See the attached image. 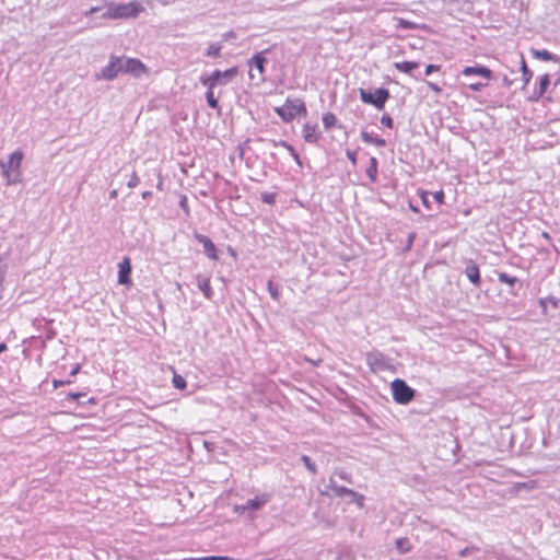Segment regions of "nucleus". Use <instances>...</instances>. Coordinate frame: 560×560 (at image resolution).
<instances>
[{
	"mask_svg": "<svg viewBox=\"0 0 560 560\" xmlns=\"http://www.w3.org/2000/svg\"><path fill=\"white\" fill-rule=\"evenodd\" d=\"M23 159V152L21 150H15L9 155L7 162H0V168L7 186L22 183L21 166Z\"/></svg>",
	"mask_w": 560,
	"mask_h": 560,
	"instance_id": "nucleus-1",
	"label": "nucleus"
},
{
	"mask_svg": "<svg viewBox=\"0 0 560 560\" xmlns=\"http://www.w3.org/2000/svg\"><path fill=\"white\" fill-rule=\"evenodd\" d=\"M141 11L142 7L137 1L120 4L110 3L103 16L105 19L137 18Z\"/></svg>",
	"mask_w": 560,
	"mask_h": 560,
	"instance_id": "nucleus-2",
	"label": "nucleus"
},
{
	"mask_svg": "<svg viewBox=\"0 0 560 560\" xmlns=\"http://www.w3.org/2000/svg\"><path fill=\"white\" fill-rule=\"evenodd\" d=\"M237 67H232L224 71L217 69L210 75L201 77L200 83L208 90H214L217 86L226 85L237 75Z\"/></svg>",
	"mask_w": 560,
	"mask_h": 560,
	"instance_id": "nucleus-3",
	"label": "nucleus"
},
{
	"mask_svg": "<svg viewBox=\"0 0 560 560\" xmlns=\"http://www.w3.org/2000/svg\"><path fill=\"white\" fill-rule=\"evenodd\" d=\"M276 113L282 118L283 121L290 122L299 115H306L305 103L301 98H288L281 107L276 108Z\"/></svg>",
	"mask_w": 560,
	"mask_h": 560,
	"instance_id": "nucleus-4",
	"label": "nucleus"
},
{
	"mask_svg": "<svg viewBox=\"0 0 560 560\" xmlns=\"http://www.w3.org/2000/svg\"><path fill=\"white\" fill-rule=\"evenodd\" d=\"M390 388L394 400L400 405L411 402L416 396V390L401 378H395L390 384Z\"/></svg>",
	"mask_w": 560,
	"mask_h": 560,
	"instance_id": "nucleus-5",
	"label": "nucleus"
},
{
	"mask_svg": "<svg viewBox=\"0 0 560 560\" xmlns=\"http://www.w3.org/2000/svg\"><path fill=\"white\" fill-rule=\"evenodd\" d=\"M360 100L365 103L373 105L377 109H383L385 103L390 97L389 91L384 88H378L374 92L368 91L365 89H360Z\"/></svg>",
	"mask_w": 560,
	"mask_h": 560,
	"instance_id": "nucleus-6",
	"label": "nucleus"
},
{
	"mask_svg": "<svg viewBox=\"0 0 560 560\" xmlns=\"http://www.w3.org/2000/svg\"><path fill=\"white\" fill-rule=\"evenodd\" d=\"M121 73H128L135 78H140L147 71V67L136 58L119 57Z\"/></svg>",
	"mask_w": 560,
	"mask_h": 560,
	"instance_id": "nucleus-7",
	"label": "nucleus"
},
{
	"mask_svg": "<svg viewBox=\"0 0 560 560\" xmlns=\"http://www.w3.org/2000/svg\"><path fill=\"white\" fill-rule=\"evenodd\" d=\"M270 499L271 495L269 493H260L253 499H248L244 504L236 506V511L241 514L259 511L270 501Z\"/></svg>",
	"mask_w": 560,
	"mask_h": 560,
	"instance_id": "nucleus-8",
	"label": "nucleus"
},
{
	"mask_svg": "<svg viewBox=\"0 0 560 560\" xmlns=\"http://www.w3.org/2000/svg\"><path fill=\"white\" fill-rule=\"evenodd\" d=\"M120 71V62L119 57L112 55L109 58V62L106 67H104L100 73H97L95 77L97 80H114Z\"/></svg>",
	"mask_w": 560,
	"mask_h": 560,
	"instance_id": "nucleus-9",
	"label": "nucleus"
},
{
	"mask_svg": "<svg viewBox=\"0 0 560 560\" xmlns=\"http://www.w3.org/2000/svg\"><path fill=\"white\" fill-rule=\"evenodd\" d=\"M328 488L331 490V492L335 497H338V498L351 497L353 499V501H358V502L363 500V495L359 494L358 492H355L349 488H346L343 486H338L337 482L335 481L334 477H330Z\"/></svg>",
	"mask_w": 560,
	"mask_h": 560,
	"instance_id": "nucleus-10",
	"label": "nucleus"
},
{
	"mask_svg": "<svg viewBox=\"0 0 560 560\" xmlns=\"http://www.w3.org/2000/svg\"><path fill=\"white\" fill-rule=\"evenodd\" d=\"M195 238L202 245L203 253L208 258L218 260V250L210 237L200 233H195Z\"/></svg>",
	"mask_w": 560,
	"mask_h": 560,
	"instance_id": "nucleus-11",
	"label": "nucleus"
},
{
	"mask_svg": "<svg viewBox=\"0 0 560 560\" xmlns=\"http://www.w3.org/2000/svg\"><path fill=\"white\" fill-rule=\"evenodd\" d=\"M267 63V59L262 56V52L255 54L248 61V65L250 67V70L256 69L260 74V81H265L264 72H265V65ZM249 78L254 79L255 74L253 71H249Z\"/></svg>",
	"mask_w": 560,
	"mask_h": 560,
	"instance_id": "nucleus-12",
	"label": "nucleus"
},
{
	"mask_svg": "<svg viewBox=\"0 0 560 560\" xmlns=\"http://www.w3.org/2000/svg\"><path fill=\"white\" fill-rule=\"evenodd\" d=\"M464 273L468 278V280L476 287L479 288L481 284V277L478 265L472 260L468 259L466 261V267L464 269Z\"/></svg>",
	"mask_w": 560,
	"mask_h": 560,
	"instance_id": "nucleus-13",
	"label": "nucleus"
},
{
	"mask_svg": "<svg viewBox=\"0 0 560 560\" xmlns=\"http://www.w3.org/2000/svg\"><path fill=\"white\" fill-rule=\"evenodd\" d=\"M460 74L464 77L479 75L485 78L486 80L492 79V71L489 68L481 65L465 67L462 70Z\"/></svg>",
	"mask_w": 560,
	"mask_h": 560,
	"instance_id": "nucleus-14",
	"label": "nucleus"
},
{
	"mask_svg": "<svg viewBox=\"0 0 560 560\" xmlns=\"http://www.w3.org/2000/svg\"><path fill=\"white\" fill-rule=\"evenodd\" d=\"M384 359V354L376 350L366 354V362L373 371L383 370L385 368Z\"/></svg>",
	"mask_w": 560,
	"mask_h": 560,
	"instance_id": "nucleus-15",
	"label": "nucleus"
},
{
	"mask_svg": "<svg viewBox=\"0 0 560 560\" xmlns=\"http://www.w3.org/2000/svg\"><path fill=\"white\" fill-rule=\"evenodd\" d=\"M303 138L308 143H315L319 139L317 133V125L305 124L303 126Z\"/></svg>",
	"mask_w": 560,
	"mask_h": 560,
	"instance_id": "nucleus-16",
	"label": "nucleus"
},
{
	"mask_svg": "<svg viewBox=\"0 0 560 560\" xmlns=\"http://www.w3.org/2000/svg\"><path fill=\"white\" fill-rule=\"evenodd\" d=\"M130 272L131 267L128 258H125L124 261L119 265V271H118V282L120 284H126L130 281Z\"/></svg>",
	"mask_w": 560,
	"mask_h": 560,
	"instance_id": "nucleus-17",
	"label": "nucleus"
},
{
	"mask_svg": "<svg viewBox=\"0 0 560 560\" xmlns=\"http://www.w3.org/2000/svg\"><path fill=\"white\" fill-rule=\"evenodd\" d=\"M549 84H550L549 74L546 73V74L539 77V88L534 91L533 95L530 96V100L538 101L545 94Z\"/></svg>",
	"mask_w": 560,
	"mask_h": 560,
	"instance_id": "nucleus-18",
	"label": "nucleus"
},
{
	"mask_svg": "<svg viewBox=\"0 0 560 560\" xmlns=\"http://www.w3.org/2000/svg\"><path fill=\"white\" fill-rule=\"evenodd\" d=\"M197 285L199 290L203 293L205 298L211 300L213 296V291L210 285L209 278H203L202 276H197Z\"/></svg>",
	"mask_w": 560,
	"mask_h": 560,
	"instance_id": "nucleus-19",
	"label": "nucleus"
},
{
	"mask_svg": "<svg viewBox=\"0 0 560 560\" xmlns=\"http://www.w3.org/2000/svg\"><path fill=\"white\" fill-rule=\"evenodd\" d=\"M530 52H532L534 58L539 59V60L555 61V62L559 61V57L557 55H553V54H551L550 51H548L546 49H534V48H532Z\"/></svg>",
	"mask_w": 560,
	"mask_h": 560,
	"instance_id": "nucleus-20",
	"label": "nucleus"
},
{
	"mask_svg": "<svg viewBox=\"0 0 560 560\" xmlns=\"http://www.w3.org/2000/svg\"><path fill=\"white\" fill-rule=\"evenodd\" d=\"M430 198H434V201H436L438 203L441 205L444 202V192L442 190L435 191L433 194L422 192L421 200H422V203L427 208H430V205H431Z\"/></svg>",
	"mask_w": 560,
	"mask_h": 560,
	"instance_id": "nucleus-21",
	"label": "nucleus"
},
{
	"mask_svg": "<svg viewBox=\"0 0 560 560\" xmlns=\"http://www.w3.org/2000/svg\"><path fill=\"white\" fill-rule=\"evenodd\" d=\"M395 68L404 73L412 75V71L419 67L416 61H400L394 63Z\"/></svg>",
	"mask_w": 560,
	"mask_h": 560,
	"instance_id": "nucleus-22",
	"label": "nucleus"
},
{
	"mask_svg": "<svg viewBox=\"0 0 560 560\" xmlns=\"http://www.w3.org/2000/svg\"><path fill=\"white\" fill-rule=\"evenodd\" d=\"M377 166L378 162L376 158L372 156L370 158V165L366 168V176L372 183H375L377 180Z\"/></svg>",
	"mask_w": 560,
	"mask_h": 560,
	"instance_id": "nucleus-23",
	"label": "nucleus"
},
{
	"mask_svg": "<svg viewBox=\"0 0 560 560\" xmlns=\"http://www.w3.org/2000/svg\"><path fill=\"white\" fill-rule=\"evenodd\" d=\"M361 139L365 143L375 144L376 147H384L386 144V141L384 139H382V138H374L368 131H362L361 132Z\"/></svg>",
	"mask_w": 560,
	"mask_h": 560,
	"instance_id": "nucleus-24",
	"label": "nucleus"
},
{
	"mask_svg": "<svg viewBox=\"0 0 560 560\" xmlns=\"http://www.w3.org/2000/svg\"><path fill=\"white\" fill-rule=\"evenodd\" d=\"M396 548L400 553H407L411 550L412 545L408 538H398L396 540Z\"/></svg>",
	"mask_w": 560,
	"mask_h": 560,
	"instance_id": "nucleus-25",
	"label": "nucleus"
},
{
	"mask_svg": "<svg viewBox=\"0 0 560 560\" xmlns=\"http://www.w3.org/2000/svg\"><path fill=\"white\" fill-rule=\"evenodd\" d=\"M207 104L212 109H220L218 97L214 95V90H208L206 92Z\"/></svg>",
	"mask_w": 560,
	"mask_h": 560,
	"instance_id": "nucleus-26",
	"label": "nucleus"
},
{
	"mask_svg": "<svg viewBox=\"0 0 560 560\" xmlns=\"http://www.w3.org/2000/svg\"><path fill=\"white\" fill-rule=\"evenodd\" d=\"M521 59H522L521 60V70H522V75H523V81H524V86H525L529 83V81L533 77V72L527 68L526 61L523 56Z\"/></svg>",
	"mask_w": 560,
	"mask_h": 560,
	"instance_id": "nucleus-27",
	"label": "nucleus"
},
{
	"mask_svg": "<svg viewBox=\"0 0 560 560\" xmlns=\"http://www.w3.org/2000/svg\"><path fill=\"white\" fill-rule=\"evenodd\" d=\"M337 122L336 116L328 112L323 115V124L326 130L331 129Z\"/></svg>",
	"mask_w": 560,
	"mask_h": 560,
	"instance_id": "nucleus-28",
	"label": "nucleus"
},
{
	"mask_svg": "<svg viewBox=\"0 0 560 560\" xmlns=\"http://www.w3.org/2000/svg\"><path fill=\"white\" fill-rule=\"evenodd\" d=\"M498 280L501 282V283H505V284H509L511 287H513L515 283H518V279L515 278V277H512L505 272H500L498 275Z\"/></svg>",
	"mask_w": 560,
	"mask_h": 560,
	"instance_id": "nucleus-29",
	"label": "nucleus"
},
{
	"mask_svg": "<svg viewBox=\"0 0 560 560\" xmlns=\"http://www.w3.org/2000/svg\"><path fill=\"white\" fill-rule=\"evenodd\" d=\"M221 44H211L206 51V56L211 58H218L221 55Z\"/></svg>",
	"mask_w": 560,
	"mask_h": 560,
	"instance_id": "nucleus-30",
	"label": "nucleus"
},
{
	"mask_svg": "<svg viewBox=\"0 0 560 560\" xmlns=\"http://www.w3.org/2000/svg\"><path fill=\"white\" fill-rule=\"evenodd\" d=\"M267 289H268V292H269L270 296L272 298V300L278 301L280 298L278 284H276V283H273V281L269 280L267 283Z\"/></svg>",
	"mask_w": 560,
	"mask_h": 560,
	"instance_id": "nucleus-31",
	"label": "nucleus"
},
{
	"mask_svg": "<svg viewBox=\"0 0 560 560\" xmlns=\"http://www.w3.org/2000/svg\"><path fill=\"white\" fill-rule=\"evenodd\" d=\"M173 386L177 389L183 390L187 387V383L182 375L175 373L173 376Z\"/></svg>",
	"mask_w": 560,
	"mask_h": 560,
	"instance_id": "nucleus-32",
	"label": "nucleus"
},
{
	"mask_svg": "<svg viewBox=\"0 0 560 560\" xmlns=\"http://www.w3.org/2000/svg\"><path fill=\"white\" fill-rule=\"evenodd\" d=\"M260 199L264 203H267V205H275L276 203V199H277V195L275 192H267V191H264L260 194Z\"/></svg>",
	"mask_w": 560,
	"mask_h": 560,
	"instance_id": "nucleus-33",
	"label": "nucleus"
},
{
	"mask_svg": "<svg viewBox=\"0 0 560 560\" xmlns=\"http://www.w3.org/2000/svg\"><path fill=\"white\" fill-rule=\"evenodd\" d=\"M302 462L304 463L305 467L312 472V474H316L317 472V468H316V465L314 462H312L311 457L307 456V455H303L301 457Z\"/></svg>",
	"mask_w": 560,
	"mask_h": 560,
	"instance_id": "nucleus-34",
	"label": "nucleus"
},
{
	"mask_svg": "<svg viewBox=\"0 0 560 560\" xmlns=\"http://www.w3.org/2000/svg\"><path fill=\"white\" fill-rule=\"evenodd\" d=\"M398 25L404 30H416L417 28L416 23L404 20V19L398 20Z\"/></svg>",
	"mask_w": 560,
	"mask_h": 560,
	"instance_id": "nucleus-35",
	"label": "nucleus"
},
{
	"mask_svg": "<svg viewBox=\"0 0 560 560\" xmlns=\"http://www.w3.org/2000/svg\"><path fill=\"white\" fill-rule=\"evenodd\" d=\"M487 85H488V83H483V82H472V83L467 84L468 89L474 92H479Z\"/></svg>",
	"mask_w": 560,
	"mask_h": 560,
	"instance_id": "nucleus-36",
	"label": "nucleus"
},
{
	"mask_svg": "<svg viewBox=\"0 0 560 560\" xmlns=\"http://www.w3.org/2000/svg\"><path fill=\"white\" fill-rule=\"evenodd\" d=\"M139 183H140V178H139V176L137 175V173H136V172H133V173L131 174V176H130V178H129L128 183H127V186H128L129 188H135V187H137V186L139 185Z\"/></svg>",
	"mask_w": 560,
	"mask_h": 560,
	"instance_id": "nucleus-37",
	"label": "nucleus"
},
{
	"mask_svg": "<svg viewBox=\"0 0 560 560\" xmlns=\"http://www.w3.org/2000/svg\"><path fill=\"white\" fill-rule=\"evenodd\" d=\"M381 122L387 128H393L394 126V120L388 114H384L382 116Z\"/></svg>",
	"mask_w": 560,
	"mask_h": 560,
	"instance_id": "nucleus-38",
	"label": "nucleus"
},
{
	"mask_svg": "<svg viewBox=\"0 0 560 560\" xmlns=\"http://www.w3.org/2000/svg\"><path fill=\"white\" fill-rule=\"evenodd\" d=\"M272 144L275 147L281 145V147L285 148L289 152H293V147L284 140H280L279 142L272 141Z\"/></svg>",
	"mask_w": 560,
	"mask_h": 560,
	"instance_id": "nucleus-39",
	"label": "nucleus"
},
{
	"mask_svg": "<svg viewBox=\"0 0 560 560\" xmlns=\"http://www.w3.org/2000/svg\"><path fill=\"white\" fill-rule=\"evenodd\" d=\"M335 476H338L341 480H345L347 482H351L349 474L343 471V470L336 471L332 477L335 478Z\"/></svg>",
	"mask_w": 560,
	"mask_h": 560,
	"instance_id": "nucleus-40",
	"label": "nucleus"
},
{
	"mask_svg": "<svg viewBox=\"0 0 560 560\" xmlns=\"http://www.w3.org/2000/svg\"><path fill=\"white\" fill-rule=\"evenodd\" d=\"M415 238H416V232L409 233V235L407 237L406 248H405L406 250H409L412 247Z\"/></svg>",
	"mask_w": 560,
	"mask_h": 560,
	"instance_id": "nucleus-41",
	"label": "nucleus"
},
{
	"mask_svg": "<svg viewBox=\"0 0 560 560\" xmlns=\"http://www.w3.org/2000/svg\"><path fill=\"white\" fill-rule=\"evenodd\" d=\"M475 550H476L475 547H466V548L462 549L458 552V555H459L460 558H465V557H468Z\"/></svg>",
	"mask_w": 560,
	"mask_h": 560,
	"instance_id": "nucleus-42",
	"label": "nucleus"
},
{
	"mask_svg": "<svg viewBox=\"0 0 560 560\" xmlns=\"http://www.w3.org/2000/svg\"><path fill=\"white\" fill-rule=\"evenodd\" d=\"M546 302H549L552 305V307H557L559 301L556 298L550 296L546 300H540V305L545 307Z\"/></svg>",
	"mask_w": 560,
	"mask_h": 560,
	"instance_id": "nucleus-43",
	"label": "nucleus"
},
{
	"mask_svg": "<svg viewBox=\"0 0 560 560\" xmlns=\"http://www.w3.org/2000/svg\"><path fill=\"white\" fill-rule=\"evenodd\" d=\"M440 70V66L438 65H428L427 68H425V75H430L432 72L434 71H439Z\"/></svg>",
	"mask_w": 560,
	"mask_h": 560,
	"instance_id": "nucleus-44",
	"label": "nucleus"
},
{
	"mask_svg": "<svg viewBox=\"0 0 560 560\" xmlns=\"http://www.w3.org/2000/svg\"><path fill=\"white\" fill-rule=\"evenodd\" d=\"M427 84H428V86H429L432 91H434L435 93H441L442 89H441V86H440V85H438V84H435V83H433V82H430V81H428V82H427Z\"/></svg>",
	"mask_w": 560,
	"mask_h": 560,
	"instance_id": "nucleus-45",
	"label": "nucleus"
},
{
	"mask_svg": "<svg viewBox=\"0 0 560 560\" xmlns=\"http://www.w3.org/2000/svg\"><path fill=\"white\" fill-rule=\"evenodd\" d=\"M290 154L293 158V160L296 162V164L299 166H302L301 158H300L299 153L295 151L294 148H293V152H290Z\"/></svg>",
	"mask_w": 560,
	"mask_h": 560,
	"instance_id": "nucleus-46",
	"label": "nucleus"
},
{
	"mask_svg": "<svg viewBox=\"0 0 560 560\" xmlns=\"http://www.w3.org/2000/svg\"><path fill=\"white\" fill-rule=\"evenodd\" d=\"M347 158L352 162V164L357 163V153L354 151H347Z\"/></svg>",
	"mask_w": 560,
	"mask_h": 560,
	"instance_id": "nucleus-47",
	"label": "nucleus"
},
{
	"mask_svg": "<svg viewBox=\"0 0 560 560\" xmlns=\"http://www.w3.org/2000/svg\"><path fill=\"white\" fill-rule=\"evenodd\" d=\"M236 35L233 31L226 32L222 35L223 40H230L231 38H235Z\"/></svg>",
	"mask_w": 560,
	"mask_h": 560,
	"instance_id": "nucleus-48",
	"label": "nucleus"
},
{
	"mask_svg": "<svg viewBox=\"0 0 560 560\" xmlns=\"http://www.w3.org/2000/svg\"><path fill=\"white\" fill-rule=\"evenodd\" d=\"M81 396H83L81 393H69L67 398L70 400H78Z\"/></svg>",
	"mask_w": 560,
	"mask_h": 560,
	"instance_id": "nucleus-49",
	"label": "nucleus"
},
{
	"mask_svg": "<svg viewBox=\"0 0 560 560\" xmlns=\"http://www.w3.org/2000/svg\"><path fill=\"white\" fill-rule=\"evenodd\" d=\"M179 206H180V208H183L185 211H187L188 206H187V198H186L185 196H183V197L180 198Z\"/></svg>",
	"mask_w": 560,
	"mask_h": 560,
	"instance_id": "nucleus-50",
	"label": "nucleus"
},
{
	"mask_svg": "<svg viewBox=\"0 0 560 560\" xmlns=\"http://www.w3.org/2000/svg\"><path fill=\"white\" fill-rule=\"evenodd\" d=\"M98 11V8L97 7H92L89 11L85 12V15H90L92 13H95Z\"/></svg>",
	"mask_w": 560,
	"mask_h": 560,
	"instance_id": "nucleus-51",
	"label": "nucleus"
},
{
	"mask_svg": "<svg viewBox=\"0 0 560 560\" xmlns=\"http://www.w3.org/2000/svg\"><path fill=\"white\" fill-rule=\"evenodd\" d=\"M151 196H152V192L149 191V190L142 192V198L143 199H149Z\"/></svg>",
	"mask_w": 560,
	"mask_h": 560,
	"instance_id": "nucleus-52",
	"label": "nucleus"
},
{
	"mask_svg": "<svg viewBox=\"0 0 560 560\" xmlns=\"http://www.w3.org/2000/svg\"><path fill=\"white\" fill-rule=\"evenodd\" d=\"M8 349L7 345L4 342L0 343V354L4 352Z\"/></svg>",
	"mask_w": 560,
	"mask_h": 560,
	"instance_id": "nucleus-53",
	"label": "nucleus"
},
{
	"mask_svg": "<svg viewBox=\"0 0 560 560\" xmlns=\"http://www.w3.org/2000/svg\"><path fill=\"white\" fill-rule=\"evenodd\" d=\"M67 382H62V381H54V386L55 387H58V386H61L63 384H66Z\"/></svg>",
	"mask_w": 560,
	"mask_h": 560,
	"instance_id": "nucleus-54",
	"label": "nucleus"
},
{
	"mask_svg": "<svg viewBox=\"0 0 560 560\" xmlns=\"http://www.w3.org/2000/svg\"><path fill=\"white\" fill-rule=\"evenodd\" d=\"M116 197H117V190H116V189H114V190H112V191L109 192V198H112V199H113V198H116Z\"/></svg>",
	"mask_w": 560,
	"mask_h": 560,
	"instance_id": "nucleus-55",
	"label": "nucleus"
},
{
	"mask_svg": "<svg viewBox=\"0 0 560 560\" xmlns=\"http://www.w3.org/2000/svg\"><path fill=\"white\" fill-rule=\"evenodd\" d=\"M503 83H504L506 86H510L512 82H511V81L505 77V78L503 79Z\"/></svg>",
	"mask_w": 560,
	"mask_h": 560,
	"instance_id": "nucleus-56",
	"label": "nucleus"
},
{
	"mask_svg": "<svg viewBox=\"0 0 560 560\" xmlns=\"http://www.w3.org/2000/svg\"><path fill=\"white\" fill-rule=\"evenodd\" d=\"M79 371V366H77L73 371H72V375H74L77 372Z\"/></svg>",
	"mask_w": 560,
	"mask_h": 560,
	"instance_id": "nucleus-57",
	"label": "nucleus"
},
{
	"mask_svg": "<svg viewBox=\"0 0 560 560\" xmlns=\"http://www.w3.org/2000/svg\"><path fill=\"white\" fill-rule=\"evenodd\" d=\"M542 236H544L545 238H549V235H548V233H546V232H544V233H542Z\"/></svg>",
	"mask_w": 560,
	"mask_h": 560,
	"instance_id": "nucleus-58",
	"label": "nucleus"
}]
</instances>
